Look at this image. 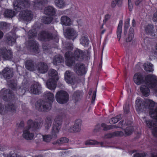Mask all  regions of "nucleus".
<instances>
[{"label": "nucleus", "mask_w": 157, "mask_h": 157, "mask_svg": "<svg viewBox=\"0 0 157 157\" xmlns=\"http://www.w3.org/2000/svg\"><path fill=\"white\" fill-rule=\"evenodd\" d=\"M130 20V18H128L125 21L124 24V35L126 34L128 28L129 26Z\"/></svg>", "instance_id": "41"}, {"label": "nucleus", "mask_w": 157, "mask_h": 157, "mask_svg": "<svg viewBox=\"0 0 157 157\" xmlns=\"http://www.w3.org/2000/svg\"><path fill=\"white\" fill-rule=\"evenodd\" d=\"M41 89L40 85L38 83L36 82L31 85L30 88L29 92L34 94H38L40 92Z\"/></svg>", "instance_id": "14"}, {"label": "nucleus", "mask_w": 157, "mask_h": 157, "mask_svg": "<svg viewBox=\"0 0 157 157\" xmlns=\"http://www.w3.org/2000/svg\"><path fill=\"white\" fill-rule=\"evenodd\" d=\"M153 20V21L157 22V11L154 14Z\"/></svg>", "instance_id": "57"}, {"label": "nucleus", "mask_w": 157, "mask_h": 157, "mask_svg": "<svg viewBox=\"0 0 157 157\" xmlns=\"http://www.w3.org/2000/svg\"><path fill=\"white\" fill-rule=\"evenodd\" d=\"M81 122L80 120H77L75 121L74 124L71 126L68 131L71 132H78L81 130Z\"/></svg>", "instance_id": "16"}, {"label": "nucleus", "mask_w": 157, "mask_h": 157, "mask_svg": "<svg viewBox=\"0 0 157 157\" xmlns=\"http://www.w3.org/2000/svg\"><path fill=\"white\" fill-rule=\"evenodd\" d=\"M124 112L126 113H128L129 111V105L128 104L125 105L123 107Z\"/></svg>", "instance_id": "53"}, {"label": "nucleus", "mask_w": 157, "mask_h": 157, "mask_svg": "<svg viewBox=\"0 0 157 157\" xmlns=\"http://www.w3.org/2000/svg\"><path fill=\"white\" fill-rule=\"evenodd\" d=\"M43 140L44 141L46 142H49L53 137H52V138L50 135H47L43 136Z\"/></svg>", "instance_id": "50"}, {"label": "nucleus", "mask_w": 157, "mask_h": 157, "mask_svg": "<svg viewBox=\"0 0 157 157\" xmlns=\"http://www.w3.org/2000/svg\"><path fill=\"white\" fill-rule=\"evenodd\" d=\"M154 105V102L150 99H147L144 101L140 98H137L135 101V107L137 112H139L144 108H151Z\"/></svg>", "instance_id": "4"}, {"label": "nucleus", "mask_w": 157, "mask_h": 157, "mask_svg": "<svg viewBox=\"0 0 157 157\" xmlns=\"http://www.w3.org/2000/svg\"><path fill=\"white\" fill-rule=\"evenodd\" d=\"M134 82L137 85L145 84L150 87L153 88L157 92L155 86L157 83V77L155 75L150 74L146 75L144 79L143 75L140 73H136L134 76Z\"/></svg>", "instance_id": "1"}, {"label": "nucleus", "mask_w": 157, "mask_h": 157, "mask_svg": "<svg viewBox=\"0 0 157 157\" xmlns=\"http://www.w3.org/2000/svg\"><path fill=\"white\" fill-rule=\"evenodd\" d=\"M28 36L30 38L35 36L36 35V32L35 30H30L28 33Z\"/></svg>", "instance_id": "46"}, {"label": "nucleus", "mask_w": 157, "mask_h": 157, "mask_svg": "<svg viewBox=\"0 0 157 157\" xmlns=\"http://www.w3.org/2000/svg\"><path fill=\"white\" fill-rule=\"evenodd\" d=\"M73 73L69 71H67L65 74L64 77L65 81L68 83H71L73 82Z\"/></svg>", "instance_id": "22"}, {"label": "nucleus", "mask_w": 157, "mask_h": 157, "mask_svg": "<svg viewBox=\"0 0 157 157\" xmlns=\"http://www.w3.org/2000/svg\"><path fill=\"white\" fill-rule=\"evenodd\" d=\"M42 1H41L40 2L38 1V0H35L34 4L33 5L34 6L36 7L39 8L40 6L42 4V3H46L48 1V0H42Z\"/></svg>", "instance_id": "44"}, {"label": "nucleus", "mask_w": 157, "mask_h": 157, "mask_svg": "<svg viewBox=\"0 0 157 157\" xmlns=\"http://www.w3.org/2000/svg\"><path fill=\"white\" fill-rule=\"evenodd\" d=\"M44 13L45 14L52 17L55 14V9L52 6H49L45 8Z\"/></svg>", "instance_id": "21"}, {"label": "nucleus", "mask_w": 157, "mask_h": 157, "mask_svg": "<svg viewBox=\"0 0 157 157\" xmlns=\"http://www.w3.org/2000/svg\"><path fill=\"white\" fill-rule=\"evenodd\" d=\"M123 121H120L118 124V125L116 126L115 125L116 128H123Z\"/></svg>", "instance_id": "56"}, {"label": "nucleus", "mask_w": 157, "mask_h": 157, "mask_svg": "<svg viewBox=\"0 0 157 157\" xmlns=\"http://www.w3.org/2000/svg\"><path fill=\"white\" fill-rule=\"evenodd\" d=\"M55 2L56 5L60 8H63L65 6L63 0H55Z\"/></svg>", "instance_id": "39"}, {"label": "nucleus", "mask_w": 157, "mask_h": 157, "mask_svg": "<svg viewBox=\"0 0 157 157\" xmlns=\"http://www.w3.org/2000/svg\"><path fill=\"white\" fill-rule=\"evenodd\" d=\"M28 2L25 1L23 2L21 1H15L14 2V8L16 11H19L21 10V8L25 7L28 6Z\"/></svg>", "instance_id": "15"}, {"label": "nucleus", "mask_w": 157, "mask_h": 157, "mask_svg": "<svg viewBox=\"0 0 157 157\" xmlns=\"http://www.w3.org/2000/svg\"><path fill=\"white\" fill-rule=\"evenodd\" d=\"M0 95H2L3 100L6 101H10L13 97L12 93L8 90H2L0 91Z\"/></svg>", "instance_id": "10"}, {"label": "nucleus", "mask_w": 157, "mask_h": 157, "mask_svg": "<svg viewBox=\"0 0 157 157\" xmlns=\"http://www.w3.org/2000/svg\"><path fill=\"white\" fill-rule=\"evenodd\" d=\"M12 57V53L10 50H7L5 48L0 49V60L2 58L6 60H9Z\"/></svg>", "instance_id": "7"}, {"label": "nucleus", "mask_w": 157, "mask_h": 157, "mask_svg": "<svg viewBox=\"0 0 157 157\" xmlns=\"http://www.w3.org/2000/svg\"><path fill=\"white\" fill-rule=\"evenodd\" d=\"M153 26L151 25H148L145 28L146 32L152 36L155 35V31L153 30Z\"/></svg>", "instance_id": "26"}, {"label": "nucleus", "mask_w": 157, "mask_h": 157, "mask_svg": "<svg viewBox=\"0 0 157 157\" xmlns=\"http://www.w3.org/2000/svg\"><path fill=\"white\" fill-rule=\"evenodd\" d=\"M7 157H20L18 155L16 154L14 152L10 153Z\"/></svg>", "instance_id": "54"}, {"label": "nucleus", "mask_w": 157, "mask_h": 157, "mask_svg": "<svg viewBox=\"0 0 157 157\" xmlns=\"http://www.w3.org/2000/svg\"><path fill=\"white\" fill-rule=\"evenodd\" d=\"M113 136H115L113 135V133H109L105 135V138H110Z\"/></svg>", "instance_id": "58"}, {"label": "nucleus", "mask_w": 157, "mask_h": 157, "mask_svg": "<svg viewBox=\"0 0 157 157\" xmlns=\"http://www.w3.org/2000/svg\"><path fill=\"white\" fill-rule=\"evenodd\" d=\"M80 43L85 47L87 46L89 44V40L87 37L85 36L82 37L80 40Z\"/></svg>", "instance_id": "33"}, {"label": "nucleus", "mask_w": 157, "mask_h": 157, "mask_svg": "<svg viewBox=\"0 0 157 157\" xmlns=\"http://www.w3.org/2000/svg\"><path fill=\"white\" fill-rule=\"evenodd\" d=\"M96 97V91H94V92L93 93V97H92V103H93L94 102Z\"/></svg>", "instance_id": "61"}, {"label": "nucleus", "mask_w": 157, "mask_h": 157, "mask_svg": "<svg viewBox=\"0 0 157 157\" xmlns=\"http://www.w3.org/2000/svg\"><path fill=\"white\" fill-rule=\"evenodd\" d=\"M55 122L53 124L52 128L51 134L53 137L56 138L57 134L58 133L61 128V122L60 121H56L57 119H55Z\"/></svg>", "instance_id": "11"}, {"label": "nucleus", "mask_w": 157, "mask_h": 157, "mask_svg": "<svg viewBox=\"0 0 157 157\" xmlns=\"http://www.w3.org/2000/svg\"><path fill=\"white\" fill-rule=\"evenodd\" d=\"M53 19L51 16H48L43 17L42 19V21L46 24H48L51 22Z\"/></svg>", "instance_id": "36"}, {"label": "nucleus", "mask_w": 157, "mask_h": 157, "mask_svg": "<svg viewBox=\"0 0 157 157\" xmlns=\"http://www.w3.org/2000/svg\"><path fill=\"white\" fill-rule=\"evenodd\" d=\"M38 38L40 40H42L45 38L50 40L52 39L53 37L52 34L48 33L43 32L39 34Z\"/></svg>", "instance_id": "20"}, {"label": "nucleus", "mask_w": 157, "mask_h": 157, "mask_svg": "<svg viewBox=\"0 0 157 157\" xmlns=\"http://www.w3.org/2000/svg\"><path fill=\"white\" fill-rule=\"evenodd\" d=\"M25 66L26 68L30 71H33L34 69V65L31 60L27 61L25 64Z\"/></svg>", "instance_id": "31"}, {"label": "nucleus", "mask_w": 157, "mask_h": 157, "mask_svg": "<svg viewBox=\"0 0 157 157\" xmlns=\"http://www.w3.org/2000/svg\"><path fill=\"white\" fill-rule=\"evenodd\" d=\"M55 98L59 104H64L67 102L69 98L68 94L65 91L60 90L57 92Z\"/></svg>", "instance_id": "5"}, {"label": "nucleus", "mask_w": 157, "mask_h": 157, "mask_svg": "<svg viewBox=\"0 0 157 157\" xmlns=\"http://www.w3.org/2000/svg\"><path fill=\"white\" fill-rule=\"evenodd\" d=\"M48 70L47 65L43 62L40 63L38 65L37 70L39 72L41 73H44Z\"/></svg>", "instance_id": "19"}, {"label": "nucleus", "mask_w": 157, "mask_h": 157, "mask_svg": "<svg viewBox=\"0 0 157 157\" xmlns=\"http://www.w3.org/2000/svg\"><path fill=\"white\" fill-rule=\"evenodd\" d=\"M117 4L119 6H121V4H118V3L117 2H116V0H114V1H113L112 3V7H115L116 5Z\"/></svg>", "instance_id": "59"}, {"label": "nucleus", "mask_w": 157, "mask_h": 157, "mask_svg": "<svg viewBox=\"0 0 157 157\" xmlns=\"http://www.w3.org/2000/svg\"><path fill=\"white\" fill-rule=\"evenodd\" d=\"M49 79H53L55 80H58V76L57 72L55 70L50 69L48 72Z\"/></svg>", "instance_id": "23"}, {"label": "nucleus", "mask_w": 157, "mask_h": 157, "mask_svg": "<svg viewBox=\"0 0 157 157\" xmlns=\"http://www.w3.org/2000/svg\"><path fill=\"white\" fill-rule=\"evenodd\" d=\"M7 42L8 44L10 45H12L15 43L16 40L13 38L10 37L7 38Z\"/></svg>", "instance_id": "48"}, {"label": "nucleus", "mask_w": 157, "mask_h": 157, "mask_svg": "<svg viewBox=\"0 0 157 157\" xmlns=\"http://www.w3.org/2000/svg\"><path fill=\"white\" fill-rule=\"evenodd\" d=\"M133 32V29L132 28H130L129 31V34L126 39V41L127 42H130L132 40L134 36Z\"/></svg>", "instance_id": "35"}, {"label": "nucleus", "mask_w": 157, "mask_h": 157, "mask_svg": "<svg viewBox=\"0 0 157 157\" xmlns=\"http://www.w3.org/2000/svg\"><path fill=\"white\" fill-rule=\"evenodd\" d=\"M72 49V45L71 44L67 48V51L65 55L66 64L68 66H71L73 64L74 62V59L78 61H82L85 55V54L82 50L77 49L74 52V57H72L70 51Z\"/></svg>", "instance_id": "2"}, {"label": "nucleus", "mask_w": 157, "mask_h": 157, "mask_svg": "<svg viewBox=\"0 0 157 157\" xmlns=\"http://www.w3.org/2000/svg\"><path fill=\"white\" fill-rule=\"evenodd\" d=\"M61 22L62 25L66 26L70 25L71 24L70 19L65 16H63L61 17Z\"/></svg>", "instance_id": "25"}, {"label": "nucleus", "mask_w": 157, "mask_h": 157, "mask_svg": "<svg viewBox=\"0 0 157 157\" xmlns=\"http://www.w3.org/2000/svg\"><path fill=\"white\" fill-rule=\"evenodd\" d=\"M2 73L4 78L9 79L13 76V70L11 68H5Z\"/></svg>", "instance_id": "17"}, {"label": "nucleus", "mask_w": 157, "mask_h": 157, "mask_svg": "<svg viewBox=\"0 0 157 157\" xmlns=\"http://www.w3.org/2000/svg\"><path fill=\"white\" fill-rule=\"evenodd\" d=\"M145 122L148 127L152 130L153 135L157 137V123H154L153 120H146Z\"/></svg>", "instance_id": "13"}, {"label": "nucleus", "mask_w": 157, "mask_h": 157, "mask_svg": "<svg viewBox=\"0 0 157 157\" xmlns=\"http://www.w3.org/2000/svg\"><path fill=\"white\" fill-rule=\"evenodd\" d=\"M32 17L31 12L29 10L23 11L20 13L19 15L20 19L27 21L31 20Z\"/></svg>", "instance_id": "12"}, {"label": "nucleus", "mask_w": 157, "mask_h": 157, "mask_svg": "<svg viewBox=\"0 0 157 157\" xmlns=\"http://www.w3.org/2000/svg\"><path fill=\"white\" fill-rule=\"evenodd\" d=\"M101 127L103 128L104 130H108L110 129L114 128H116L115 125H107L104 123H103L101 124Z\"/></svg>", "instance_id": "38"}, {"label": "nucleus", "mask_w": 157, "mask_h": 157, "mask_svg": "<svg viewBox=\"0 0 157 157\" xmlns=\"http://www.w3.org/2000/svg\"><path fill=\"white\" fill-rule=\"evenodd\" d=\"M64 35L66 37L72 40L75 39L78 35L77 33L74 29L70 28L66 30V32H64Z\"/></svg>", "instance_id": "9"}, {"label": "nucleus", "mask_w": 157, "mask_h": 157, "mask_svg": "<svg viewBox=\"0 0 157 157\" xmlns=\"http://www.w3.org/2000/svg\"><path fill=\"white\" fill-rule=\"evenodd\" d=\"M128 0V8L130 11H132V10L133 6L131 0Z\"/></svg>", "instance_id": "55"}, {"label": "nucleus", "mask_w": 157, "mask_h": 157, "mask_svg": "<svg viewBox=\"0 0 157 157\" xmlns=\"http://www.w3.org/2000/svg\"><path fill=\"white\" fill-rule=\"evenodd\" d=\"M122 25L123 21L122 20H121L119 21L117 31V38L119 40H120L121 37Z\"/></svg>", "instance_id": "27"}, {"label": "nucleus", "mask_w": 157, "mask_h": 157, "mask_svg": "<svg viewBox=\"0 0 157 157\" xmlns=\"http://www.w3.org/2000/svg\"><path fill=\"white\" fill-rule=\"evenodd\" d=\"M99 144V143L96 140H90L87 141L85 144L86 145H93L98 144Z\"/></svg>", "instance_id": "47"}, {"label": "nucleus", "mask_w": 157, "mask_h": 157, "mask_svg": "<svg viewBox=\"0 0 157 157\" xmlns=\"http://www.w3.org/2000/svg\"><path fill=\"white\" fill-rule=\"evenodd\" d=\"M82 94L79 91L75 92L73 96V98L76 101H78L80 99Z\"/></svg>", "instance_id": "40"}, {"label": "nucleus", "mask_w": 157, "mask_h": 157, "mask_svg": "<svg viewBox=\"0 0 157 157\" xmlns=\"http://www.w3.org/2000/svg\"><path fill=\"white\" fill-rule=\"evenodd\" d=\"M24 122L23 121H21L20 122V123L19 124L18 127H23L24 126Z\"/></svg>", "instance_id": "63"}, {"label": "nucleus", "mask_w": 157, "mask_h": 157, "mask_svg": "<svg viewBox=\"0 0 157 157\" xmlns=\"http://www.w3.org/2000/svg\"><path fill=\"white\" fill-rule=\"evenodd\" d=\"M33 44L32 45H31V46H32L33 47V48L34 52H36L37 51L38 49V45L35 42L33 41Z\"/></svg>", "instance_id": "52"}, {"label": "nucleus", "mask_w": 157, "mask_h": 157, "mask_svg": "<svg viewBox=\"0 0 157 157\" xmlns=\"http://www.w3.org/2000/svg\"><path fill=\"white\" fill-rule=\"evenodd\" d=\"M143 0H136L135 1V4L136 6H139Z\"/></svg>", "instance_id": "60"}, {"label": "nucleus", "mask_w": 157, "mask_h": 157, "mask_svg": "<svg viewBox=\"0 0 157 157\" xmlns=\"http://www.w3.org/2000/svg\"><path fill=\"white\" fill-rule=\"evenodd\" d=\"M16 107L13 104L10 103L5 107V109L7 111L15 112L16 111Z\"/></svg>", "instance_id": "29"}, {"label": "nucleus", "mask_w": 157, "mask_h": 157, "mask_svg": "<svg viewBox=\"0 0 157 157\" xmlns=\"http://www.w3.org/2000/svg\"><path fill=\"white\" fill-rule=\"evenodd\" d=\"M149 114L151 117L156 121V122H157V107L155 109H151Z\"/></svg>", "instance_id": "32"}, {"label": "nucleus", "mask_w": 157, "mask_h": 157, "mask_svg": "<svg viewBox=\"0 0 157 157\" xmlns=\"http://www.w3.org/2000/svg\"><path fill=\"white\" fill-rule=\"evenodd\" d=\"M52 123V119L51 117H47L45 122V127L46 129H48L51 126Z\"/></svg>", "instance_id": "34"}, {"label": "nucleus", "mask_w": 157, "mask_h": 157, "mask_svg": "<svg viewBox=\"0 0 157 157\" xmlns=\"http://www.w3.org/2000/svg\"><path fill=\"white\" fill-rule=\"evenodd\" d=\"M53 79H49L46 83L47 88L50 90H55L56 87V81Z\"/></svg>", "instance_id": "18"}, {"label": "nucleus", "mask_w": 157, "mask_h": 157, "mask_svg": "<svg viewBox=\"0 0 157 157\" xmlns=\"http://www.w3.org/2000/svg\"><path fill=\"white\" fill-rule=\"evenodd\" d=\"M44 97L48 100L49 103L51 105V103L55 100L54 95L49 92H46L44 94Z\"/></svg>", "instance_id": "24"}, {"label": "nucleus", "mask_w": 157, "mask_h": 157, "mask_svg": "<svg viewBox=\"0 0 157 157\" xmlns=\"http://www.w3.org/2000/svg\"><path fill=\"white\" fill-rule=\"evenodd\" d=\"M144 70L147 71L151 72L153 71V65L150 63H147L144 64Z\"/></svg>", "instance_id": "30"}, {"label": "nucleus", "mask_w": 157, "mask_h": 157, "mask_svg": "<svg viewBox=\"0 0 157 157\" xmlns=\"http://www.w3.org/2000/svg\"><path fill=\"white\" fill-rule=\"evenodd\" d=\"M133 157H148V155L146 153H137L134 154Z\"/></svg>", "instance_id": "49"}, {"label": "nucleus", "mask_w": 157, "mask_h": 157, "mask_svg": "<svg viewBox=\"0 0 157 157\" xmlns=\"http://www.w3.org/2000/svg\"><path fill=\"white\" fill-rule=\"evenodd\" d=\"M113 135L115 136H122L124 135V133L121 131H118L113 132Z\"/></svg>", "instance_id": "51"}, {"label": "nucleus", "mask_w": 157, "mask_h": 157, "mask_svg": "<svg viewBox=\"0 0 157 157\" xmlns=\"http://www.w3.org/2000/svg\"><path fill=\"white\" fill-rule=\"evenodd\" d=\"M133 131V128L132 126L128 127L125 130V135L128 136L131 135Z\"/></svg>", "instance_id": "43"}, {"label": "nucleus", "mask_w": 157, "mask_h": 157, "mask_svg": "<svg viewBox=\"0 0 157 157\" xmlns=\"http://www.w3.org/2000/svg\"><path fill=\"white\" fill-rule=\"evenodd\" d=\"M38 124L37 122L29 120L28 122V127L23 132V137L27 140L32 139L34 134L32 131L39 128Z\"/></svg>", "instance_id": "3"}, {"label": "nucleus", "mask_w": 157, "mask_h": 157, "mask_svg": "<svg viewBox=\"0 0 157 157\" xmlns=\"http://www.w3.org/2000/svg\"><path fill=\"white\" fill-rule=\"evenodd\" d=\"M110 17V16L109 15L106 14L105 16V19L104 20L105 21H106L109 19Z\"/></svg>", "instance_id": "62"}, {"label": "nucleus", "mask_w": 157, "mask_h": 157, "mask_svg": "<svg viewBox=\"0 0 157 157\" xmlns=\"http://www.w3.org/2000/svg\"><path fill=\"white\" fill-rule=\"evenodd\" d=\"M121 118V115H118L115 117L111 118L110 121V123L113 124L117 123Z\"/></svg>", "instance_id": "45"}, {"label": "nucleus", "mask_w": 157, "mask_h": 157, "mask_svg": "<svg viewBox=\"0 0 157 157\" xmlns=\"http://www.w3.org/2000/svg\"><path fill=\"white\" fill-rule=\"evenodd\" d=\"M15 14V13L11 10H7L4 13V16L6 17H11Z\"/></svg>", "instance_id": "37"}, {"label": "nucleus", "mask_w": 157, "mask_h": 157, "mask_svg": "<svg viewBox=\"0 0 157 157\" xmlns=\"http://www.w3.org/2000/svg\"><path fill=\"white\" fill-rule=\"evenodd\" d=\"M51 107V105L50 103L44 102L37 101L35 104L36 109L40 111H46L49 110Z\"/></svg>", "instance_id": "6"}, {"label": "nucleus", "mask_w": 157, "mask_h": 157, "mask_svg": "<svg viewBox=\"0 0 157 157\" xmlns=\"http://www.w3.org/2000/svg\"><path fill=\"white\" fill-rule=\"evenodd\" d=\"M68 142V139L66 137H63L60 138L58 140L56 143L57 144L61 145L65 143H67Z\"/></svg>", "instance_id": "42"}, {"label": "nucleus", "mask_w": 157, "mask_h": 157, "mask_svg": "<svg viewBox=\"0 0 157 157\" xmlns=\"http://www.w3.org/2000/svg\"><path fill=\"white\" fill-rule=\"evenodd\" d=\"M63 60L62 56L59 55H57L54 57L53 63L54 65H57L58 63H61Z\"/></svg>", "instance_id": "28"}, {"label": "nucleus", "mask_w": 157, "mask_h": 157, "mask_svg": "<svg viewBox=\"0 0 157 157\" xmlns=\"http://www.w3.org/2000/svg\"><path fill=\"white\" fill-rule=\"evenodd\" d=\"M132 25L133 27H135L136 25V22L134 19H133L132 20Z\"/></svg>", "instance_id": "64"}, {"label": "nucleus", "mask_w": 157, "mask_h": 157, "mask_svg": "<svg viewBox=\"0 0 157 157\" xmlns=\"http://www.w3.org/2000/svg\"><path fill=\"white\" fill-rule=\"evenodd\" d=\"M74 70L78 75H82L86 73L84 65L81 63H78L75 65Z\"/></svg>", "instance_id": "8"}]
</instances>
